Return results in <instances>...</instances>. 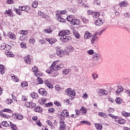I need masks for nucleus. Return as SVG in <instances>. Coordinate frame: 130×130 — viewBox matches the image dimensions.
I'll list each match as a JSON object with an SVG mask.
<instances>
[{
    "instance_id": "nucleus-14",
    "label": "nucleus",
    "mask_w": 130,
    "mask_h": 130,
    "mask_svg": "<svg viewBox=\"0 0 130 130\" xmlns=\"http://www.w3.org/2000/svg\"><path fill=\"white\" fill-rule=\"evenodd\" d=\"M92 34L89 32V31H85L84 36V38H85V39H90V38H91V37H92Z\"/></svg>"
},
{
    "instance_id": "nucleus-3",
    "label": "nucleus",
    "mask_w": 130,
    "mask_h": 130,
    "mask_svg": "<svg viewBox=\"0 0 130 130\" xmlns=\"http://www.w3.org/2000/svg\"><path fill=\"white\" fill-rule=\"evenodd\" d=\"M62 42H69L70 40H72V37L70 36H62L60 38Z\"/></svg>"
},
{
    "instance_id": "nucleus-27",
    "label": "nucleus",
    "mask_w": 130,
    "mask_h": 130,
    "mask_svg": "<svg viewBox=\"0 0 130 130\" xmlns=\"http://www.w3.org/2000/svg\"><path fill=\"white\" fill-rule=\"evenodd\" d=\"M75 19V17L73 15H70L67 17V20L68 22L72 23L73 20Z\"/></svg>"
},
{
    "instance_id": "nucleus-25",
    "label": "nucleus",
    "mask_w": 130,
    "mask_h": 130,
    "mask_svg": "<svg viewBox=\"0 0 130 130\" xmlns=\"http://www.w3.org/2000/svg\"><path fill=\"white\" fill-rule=\"evenodd\" d=\"M46 41H48V42H49V43L50 44H53V43H54V42H55V41H56V39L54 40L52 38H47L46 39Z\"/></svg>"
},
{
    "instance_id": "nucleus-24",
    "label": "nucleus",
    "mask_w": 130,
    "mask_h": 130,
    "mask_svg": "<svg viewBox=\"0 0 130 130\" xmlns=\"http://www.w3.org/2000/svg\"><path fill=\"white\" fill-rule=\"evenodd\" d=\"M5 54L7 55V56H10V57H14L15 55L13 54V52H12L11 51H4Z\"/></svg>"
},
{
    "instance_id": "nucleus-15",
    "label": "nucleus",
    "mask_w": 130,
    "mask_h": 130,
    "mask_svg": "<svg viewBox=\"0 0 130 130\" xmlns=\"http://www.w3.org/2000/svg\"><path fill=\"white\" fill-rule=\"evenodd\" d=\"M123 91V88L121 86H118V89L116 91V94L118 96L120 95V93Z\"/></svg>"
},
{
    "instance_id": "nucleus-4",
    "label": "nucleus",
    "mask_w": 130,
    "mask_h": 130,
    "mask_svg": "<svg viewBox=\"0 0 130 130\" xmlns=\"http://www.w3.org/2000/svg\"><path fill=\"white\" fill-rule=\"evenodd\" d=\"M24 60L25 63H27V64H31V62H32V58H31V56L30 55H28L27 56H24Z\"/></svg>"
},
{
    "instance_id": "nucleus-20",
    "label": "nucleus",
    "mask_w": 130,
    "mask_h": 130,
    "mask_svg": "<svg viewBox=\"0 0 130 130\" xmlns=\"http://www.w3.org/2000/svg\"><path fill=\"white\" fill-rule=\"evenodd\" d=\"M97 35H98V33H96L94 34V35H93L91 39V43H92V44H94L95 41H96V40H97Z\"/></svg>"
},
{
    "instance_id": "nucleus-8",
    "label": "nucleus",
    "mask_w": 130,
    "mask_h": 130,
    "mask_svg": "<svg viewBox=\"0 0 130 130\" xmlns=\"http://www.w3.org/2000/svg\"><path fill=\"white\" fill-rule=\"evenodd\" d=\"M12 117L14 119H18L19 120H22L23 119V115L19 114H13L12 115Z\"/></svg>"
},
{
    "instance_id": "nucleus-31",
    "label": "nucleus",
    "mask_w": 130,
    "mask_h": 130,
    "mask_svg": "<svg viewBox=\"0 0 130 130\" xmlns=\"http://www.w3.org/2000/svg\"><path fill=\"white\" fill-rule=\"evenodd\" d=\"M11 77H12V79L14 80V81L16 82V83L19 82V78L18 77V76H15L14 74H12Z\"/></svg>"
},
{
    "instance_id": "nucleus-21",
    "label": "nucleus",
    "mask_w": 130,
    "mask_h": 130,
    "mask_svg": "<svg viewBox=\"0 0 130 130\" xmlns=\"http://www.w3.org/2000/svg\"><path fill=\"white\" fill-rule=\"evenodd\" d=\"M8 37H9L10 39H12V40H15V39H16V35L12 32H8Z\"/></svg>"
},
{
    "instance_id": "nucleus-33",
    "label": "nucleus",
    "mask_w": 130,
    "mask_h": 130,
    "mask_svg": "<svg viewBox=\"0 0 130 130\" xmlns=\"http://www.w3.org/2000/svg\"><path fill=\"white\" fill-rule=\"evenodd\" d=\"M28 82L27 81H22L21 82V86L22 88H25V87H27Z\"/></svg>"
},
{
    "instance_id": "nucleus-28",
    "label": "nucleus",
    "mask_w": 130,
    "mask_h": 130,
    "mask_svg": "<svg viewBox=\"0 0 130 130\" xmlns=\"http://www.w3.org/2000/svg\"><path fill=\"white\" fill-rule=\"evenodd\" d=\"M61 114L64 117H69L70 116V115H69V112H68V110H63Z\"/></svg>"
},
{
    "instance_id": "nucleus-30",
    "label": "nucleus",
    "mask_w": 130,
    "mask_h": 130,
    "mask_svg": "<svg viewBox=\"0 0 130 130\" xmlns=\"http://www.w3.org/2000/svg\"><path fill=\"white\" fill-rule=\"evenodd\" d=\"M121 114L122 116H124V117H129L130 116V113H127L125 111L121 112Z\"/></svg>"
},
{
    "instance_id": "nucleus-40",
    "label": "nucleus",
    "mask_w": 130,
    "mask_h": 130,
    "mask_svg": "<svg viewBox=\"0 0 130 130\" xmlns=\"http://www.w3.org/2000/svg\"><path fill=\"white\" fill-rule=\"evenodd\" d=\"M71 91H72V88H68L65 90L66 95H68V96H71Z\"/></svg>"
},
{
    "instance_id": "nucleus-18",
    "label": "nucleus",
    "mask_w": 130,
    "mask_h": 130,
    "mask_svg": "<svg viewBox=\"0 0 130 130\" xmlns=\"http://www.w3.org/2000/svg\"><path fill=\"white\" fill-rule=\"evenodd\" d=\"M66 123L64 122H60V126L59 127V130H64L66 128Z\"/></svg>"
},
{
    "instance_id": "nucleus-26",
    "label": "nucleus",
    "mask_w": 130,
    "mask_h": 130,
    "mask_svg": "<svg viewBox=\"0 0 130 130\" xmlns=\"http://www.w3.org/2000/svg\"><path fill=\"white\" fill-rule=\"evenodd\" d=\"M46 123L52 128H55V126L53 125L52 122H51L50 120H47Z\"/></svg>"
},
{
    "instance_id": "nucleus-5",
    "label": "nucleus",
    "mask_w": 130,
    "mask_h": 130,
    "mask_svg": "<svg viewBox=\"0 0 130 130\" xmlns=\"http://www.w3.org/2000/svg\"><path fill=\"white\" fill-rule=\"evenodd\" d=\"M70 33H71V31L66 29V30H62V31H60L58 34L59 36H67V35H69Z\"/></svg>"
},
{
    "instance_id": "nucleus-2",
    "label": "nucleus",
    "mask_w": 130,
    "mask_h": 130,
    "mask_svg": "<svg viewBox=\"0 0 130 130\" xmlns=\"http://www.w3.org/2000/svg\"><path fill=\"white\" fill-rule=\"evenodd\" d=\"M115 122L116 123H118V124L121 125V124H124V123L126 122V121L125 120V119L117 116V117L115 120Z\"/></svg>"
},
{
    "instance_id": "nucleus-47",
    "label": "nucleus",
    "mask_w": 130,
    "mask_h": 130,
    "mask_svg": "<svg viewBox=\"0 0 130 130\" xmlns=\"http://www.w3.org/2000/svg\"><path fill=\"white\" fill-rule=\"evenodd\" d=\"M20 32L22 35H27L28 34V30H21Z\"/></svg>"
},
{
    "instance_id": "nucleus-55",
    "label": "nucleus",
    "mask_w": 130,
    "mask_h": 130,
    "mask_svg": "<svg viewBox=\"0 0 130 130\" xmlns=\"http://www.w3.org/2000/svg\"><path fill=\"white\" fill-rule=\"evenodd\" d=\"M59 116L60 117V122H64L63 120L65 119L64 116L61 114Z\"/></svg>"
},
{
    "instance_id": "nucleus-42",
    "label": "nucleus",
    "mask_w": 130,
    "mask_h": 130,
    "mask_svg": "<svg viewBox=\"0 0 130 130\" xmlns=\"http://www.w3.org/2000/svg\"><path fill=\"white\" fill-rule=\"evenodd\" d=\"M2 124L3 126H5V127H9V126H10V124H9L7 121H4L2 122Z\"/></svg>"
},
{
    "instance_id": "nucleus-38",
    "label": "nucleus",
    "mask_w": 130,
    "mask_h": 130,
    "mask_svg": "<svg viewBox=\"0 0 130 130\" xmlns=\"http://www.w3.org/2000/svg\"><path fill=\"white\" fill-rule=\"evenodd\" d=\"M93 18H98L100 16V13L99 12H94L91 13Z\"/></svg>"
},
{
    "instance_id": "nucleus-11",
    "label": "nucleus",
    "mask_w": 130,
    "mask_h": 130,
    "mask_svg": "<svg viewBox=\"0 0 130 130\" xmlns=\"http://www.w3.org/2000/svg\"><path fill=\"white\" fill-rule=\"evenodd\" d=\"M92 60H94V61H98L100 58V56L99 55V54L95 53L92 55Z\"/></svg>"
},
{
    "instance_id": "nucleus-13",
    "label": "nucleus",
    "mask_w": 130,
    "mask_h": 130,
    "mask_svg": "<svg viewBox=\"0 0 130 130\" xmlns=\"http://www.w3.org/2000/svg\"><path fill=\"white\" fill-rule=\"evenodd\" d=\"M128 5V3L126 1H124L119 3L120 8H125V7H127Z\"/></svg>"
},
{
    "instance_id": "nucleus-17",
    "label": "nucleus",
    "mask_w": 130,
    "mask_h": 130,
    "mask_svg": "<svg viewBox=\"0 0 130 130\" xmlns=\"http://www.w3.org/2000/svg\"><path fill=\"white\" fill-rule=\"evenodd\" d=\"M73 35L77 38V39H80V37H81V36L80 35V34H79V32H78L77 30L73 29Z\"/></svg>"
},
{
    "instance_id": "nucleus-53",
    "label": "nucleus",
    "mask_w": 130,
    "mask_h": 130,
    "mask_svg": "<svg viewBox=\"0 0 130 130\" xmlns=\"http://www.w3.org/2000/svg\"><path fill=\"white\" fill-rule=\"evenodd\" d=\"M7 46V44L5 43H3L2 44L1 46V49L2 50H5V49L6 48V47Z\"/></svg>"
},
{
    "instance_id": "nucleus-39",
    "label": "nucleus",
    "mask_w": 130,
    "mask_h": 130,
    "mask_svg": "<svg viewBox=\"0 0 130 130\" xmlns=\"http://www.w3.org/2000/svg\"><path fill=\"white\" fill-rule=\"evenodd\" d=\"M27 38H28V37L26 36H21L19 38V40H20V41H26Z\"/></svg>"
},
{
    "instance_id": "nucleus-59",
    "label": "nucleus",
    "mask_w": 130,
    "mask_h": 130,
    "mask_svg": "<svg viewBox=\"0 0 130 130\" xmlns=\"http://www.w3.org/2000/svg\"><path fill=\"white\" fill-rule=\"evenodd\" d=\"M91 76L94 80H96V79H98V75H97L96 73L92 74Z\"/></svg>"
},
{
    "instance_id": "nucleus-29",
    "label": "nucleus",
    "mask_w": 130,
    "mask_h": 130,
    "mask_svg": "<svg viewBox=\"0 0 130 130\" xmlns=\"http://www.w3.org/2000/svg\"><path fill=\"white\" fill-rule=\"evenodd\" d=\"M0 115L1 116H2V117H3V118H7V119L11 118V116H10L9 115L5 114L3 112H0Z\"/></svg>"
},
{
    "instance_id": "nucleus-52",
    "label": "nucleus",
    "mask_w": 130,
    "mask_h": 130,
    "mask_svg": "<svg viewBox=\"0 0 130 130\" xmlns=\"http://www.w3.org/2000/svg\"><path fill=\"white\" fill-rule=\"evenodd\" d=\"M39 15H40V16H42V18H44V19L48 17L47 14H43L41 12H40V13L39 12Z\"/></svg>"
},
{
    "instance_id": "nucleus-64",
    "label": "nucleus",
    "mask_w": 130,
    "mask_h": 130,
    "mask_svg": "<svg viewBox=\"0 0 130 130\" xmlns=\"http://www.w3.org/2000/svg\"><path fill=\"white\" fill-rule=\"evenodd\" d=\"M6 103L9 105L12 104V103H13V100L11 99H8L6 100Z\"/></svg>"
},
{
    "instance_id": "nucleus-49",
    "label": "nucleus",
    "mask_w": 130,
    "mask_h": 130,
    "mask_svg": "<svg viewBox=\"0 0 130 130\" xmlns=\"http://www.w3.org/2000/svg\"><path fill=\"white\" fill-rule=\"evenodd\" d=\"M53 105V103L52 102H49L46 104H45V107H50Z\"/></svg>"
},
{
    "instance_id": "nucleus-22",
    "label": "nucleus",
    "mask_w": 130,
    "mask_h": 130,
    "mask_svg": "<svg viewBox=\"0 0 130 130\" xmlns=\"http://www.w3.org/2000/svg\"><path fill=\"white\" fill-rule=\"evenodd\" d=\"M34 111L35 112H38L39 113H42V108L41 107H36L34 108Z\"/></svg>"
},
{
    "instance_id": "nucleus-23",
    "label": "nucleus",
    "mask_w": 130,
    "mask_h": 130,
    "mask_svg": "<svg viewBox=\"0 0 130 130\" xmlns=\"http://www.w3.org/2000/svg\"><path fill=\"white\" fill-rule=\"evenodd\" d=\"M30 96L32 99H37L39 95H38V94L35 92H32L30 93Z\"/></svg>"
},
{
    "instance_id": "nucleus-36",
    "label": "nucleus",
    "mask_w": 130,
    "mask_h": 130,
    "mask_svg": "<svg viewBox=\"0 0 130 130\" xmlns=\"http://www.w3.org/2000/svg\"><path fill=\"white\" fill-rule=\"evenodd\" d=\"M46 100H47L46 99L44 98H42L41 100H39V104H41L42 105H43V104H44V103L46 102Z\"/></svg>"
},
{
    "instance_id": "nucleus-10",
    "label": "nucleus",
    "mask_w": 130,
    "mask_h": 130,
    "mask_svg": "<svg viewBox=\"0 0 130 130\" xmlns=\"http://www.w3.org/2000/svg\"><path fill=\"white\" fill-rule=\"evenodd\" d=\"M103 23H104V20H102V19L100 18H99L95 21V25H96V26H102V25H103Z\"/></svg>"
},
{
    "instance_id": "nucleus-60",
    "label": "nucleus",
    "mask_w": 130,
    "mask_h": 130,
    "mask_svg": "<svg viewBox=\"0 0 130 130\" xmlns=\"http://www.w3.org/2000/svg\"><path fill=\"white\" fill-rule=\"evenodd\" d=\"M26 46H27L26 43L22 42L20 43V47H21V48H25Z\"/></svg>"
},
{
    "instance_id": "nucleus-9",
    "label": "nucleus",
    "mask_w": 130,
    "mask_h": 130,
    "mask_svg": "<svg viewBox=\"0 0 130 130\" xmlns=\"http://www.w3.org/2000/svg\"><path fill=\"white\" fill-rule=\"evenodd\" d=\"M98 95L99 96H103L107 95V91H106L104 89H99L98 92Z\"/></svg>"
},
{
    "instance_id": "nucleus-57",
    "label": "nucleus",
    "mask_w": 130,
    "mask_h": 130,
    "mask_svg": "<svg viewBox=\"0 0 130 130\" xmlns=\"http://www.w3.org/2000/svg\"><path fill=\"white\" fill-rule=\"evenodd\" d=\"M75 111L76 112V116H80V113H81V111L79 109H75Z\"/></svg>"
},
{
    "instance_id": "nucleus-61",
    "label": "nucleus",
    "mask_w": 130,
    "mask_h": 130,
    "mask_svg": "<svg viewBox=\"0 0 130 130\" xmlns=\"http://www.w3.org/2000/svg\"><path fill=\"white\" fill-rule=\"evenodd\" d=\"M55 112V110L53 108H51L48 109L49 113H54Z\"/></svg>"
},
{
    "instance_id": "nucleus-41",
    "label": "nucleus",
    "mask_w": 130,
    "mask_h": 130,
    "mask_svg": "<svg viewBox=\"0 0 130 130\" xmlns=\"http://www.w3.org/2000/svg\"><path fill=\"white\" fill-rule=\"evenodd\" d=\"M33 72L35 73V75L37 76V77H38V74H37L36 73L38 72V68L36 67H34L32 69Z\"/></svg>"
},
{
    "instance_id": "nucleus-48",
    "label": "nucleus",
    "mask_w": 130,
    "mask_h": 130,
    "mask_svg": "<svg viewBox=\"0 0 130 130\" xmlns=\"http://www.w3.org/2000/svg\"><path fill=\"white\" fill-rule=\"evenodd\" d=\"M29 42L30 44L34 45V44L36 42V40L34 38H31L29 40Z\"/></svg>"
},
{
    "instance_id": "nucleus-12",
    "label": "nucleus",
    "mask_w": 130,
    "mask_h": 130,
    "mask_svg": "<svg viewBox=\"0 0 130 130\" xmlns=\"http://www.w3.org/2000/svg\"><path fill=\"white\" fill-rule=\"evenodd\" d=\"M38 92L39 93V94H40V95H42V96H43L44 97H45V96H46L47 94V92L45 91V89H44V88H40L38 90Z\"/></svg>"
},
{
    "instance_id": "nucleus-35",
    "label": "nucleus",
    "mask_w": 130,
    "mask_h": 130,
    "mask_svg": "<svg viewBox=\"0 0 130 130\" xmlns=\"http://www.w3.org/2000/svg\"><path fill=\"white\" fill-rule=\"evenodd\" d=\"M10 127L13 129V130H17L18 129V127H17V126L12 123L11 122H10Z\"/></svg>"
},
{
    "instance_id": "nucleus-46",
    "label": "nucleus",
    "mask_w": 130,
    "mask_h": 130,
    "mask_svg": "<svg viewBox=\"0 0 130 130\" xmlns=\"http://www.w3.org/2000/svg\"><path fill=\"white\" fill-rule=\"evenodd\" d=\"M11 48H12V47H11V46H10L9 45H7L5 47V49H4V52L9 51L10 50H11Z\"/></svg>"
},
{
    "instance_id": "nucleus-58",
    "label": "nucleus",
    "mask_w": 130,
    "mask_h": 130,
    "mask_svg": "<svg viewBox=\"0 0 130 130\" xmlns=\"http://www.w3.org/2000/svg\"><path fill=\"white\" fill-rule=\"evenodd\" d=\"M24 106L27 108H30V106H31V103L30 102H26L24 104Z\"/></svg>"
},
{
    "instance_id": "nucleus-34",
    "label": "nucleus",
    "mask_w": 130,
    "mask_h": 130,
    "mask_svg": "<svg viewBox=\"0 0 130 130\" xmlns=\"http://www.w3.org/2000/svg\"><path fill=\"white\" fill-rule=\"evenodd\" d=\"M80 111L82 112L83 114H86L87 112V109L85 108L84 106H82L81 108L80 109Z\"/></svg>"
},
{
    "instance_id": "nucleus-6",
    "label": "nucleus",
    "mask_w": 130,
    "mask_h": 130,
    "mask_svg": "<svg viewBox=\"0 0 130 130\" xmlns=\"http://www.w3.org/2000/svg\"><path fill=\"white\" fill-rule=\"evenodd\" d=\"M19 9H20V11H24L26 13H29V11H30V6H19Z\"/></svg>"
},
{
    "instance_id": "nucleus-45",
    "label": "nucleus",
    "mask_w": 130,
    "mask_h": 130,
    "mask_svg": "<svg viewBox=\"0 0 130 130\" xmlns=\"http://www.w3.org/2000/svg\"><path fill=\"white\" fill-rule=\"evenodd\" d=\"M31 6L32 7V8H35L37 7H38V2L36 1H34L31 4Z\"/></svg>"
},
{
    "instance_id": "nucleus-56",
    "label": "nucleus",
    "mask_w": 130,
    "mask_h": 130,
    "mask_svg": "<svg viewBox=\"0 0 130 130\" xmlns=\"http://www.w3.org/2000/svg\"><path fill=\"white\" fill-rule=\"evenodd\" d=\"M45 84L48 87H50V85H51L50 81H49V80H45Z\"/></svg>"
},
{
    "instance_id": "nucleus-44",
    "label": "nucleus",
    "mask_w": 130,
    "mask_h": 130,
    "mask_svg": "<svg viewBox=\"0 0 130 130\" xmlns=\"http://www.w3.org/2000/svg\"><path fill=\"white\" fill-rule=\"evenodd\" d=\"M95 127L97 128L98 130H101L102 129V125L96 123L94 124Z\"/></svg>"
},
{
    "instance_id": "nucleus-1",
    "label": "nucleus",
    "mask_w": 130,
    "mask_h": 130,
    "mask_svg": "<svg viewBox=\"0 0 130 130\" xmlns=\"http://www.w3.org/2000/svg\"><path fill=\"white\" fill-rule=\"evenodd\" d=\"M63 67L62 62H59L58 60H56L52 63L50 68L53 69L54 71H59V70L63 69Z\"/></svg>"
},
{
    "instance_id": "nucleus-43",
    "label": "nucleus",
    "mask_w": 130,
    "mask_h": 130,
    "mask_svg": "<svg viewBox=\"0 0 130 130\" xmlns=\"http://www.w3.org/2000/svg\"><path fill=\"white\" fill-rule=\"evenodd\" d=\"M53 71H54V69H52V68H51L50 66V68H48L46 70V73H47L48 74H52L53 73Z\"/></svg>"
},
{
    "instance_id": "nucleus-37",
    "label": "nucleus",
    "mask_w": 130,
    "mask_h": 130,
    "mask_svg": "<svg viewBox=\"0 0 130 130\" xmlns=\"http://www.w3.org/2000/svg\"><path fill=\"white\" fill-rule=\"evenodd\" d=\"M14 11H15V13L17 14V15H19V16H21L22 12L21 11V9L20 8L19 9L15 8L14 9Z\"/></svg>"
},
{
    "instance_id": "nucleus-62",
    "label": "nucleus",
    "mask_w": 130,
    "mask_h": 130,
    "mask_svg": "<svg viewBox=\"0 0 130 130\" xmlns=\"http://www.w3.org/2000/svg\"><path fill=\"white\" fill-rule=\"evenodd\" d=\"M44 32L45 33H47L48 34H49L50 33H51V32H52V30H51V28H48V29H45Z\"/></svg>"
},
{
    "instance_id": "nucleus-54",
    "label": "nucleus",
    "mask_w": 130,
    "mask_h": 130,
    "mask_svg": "<svg viewBox=\"0 0 130 130\" xmlns=\"http://www.w3.org/2000/svg\"><path fill=\"white\" fill-rule=\"evenodd\" d=\"M80 123L88 124V125H91V123L88 121L83 120L80 122Z\"/></svg>"
},
{
    "instance_id": "nucleus-63",
    "label": "nucleus",
    "mask_w": 130,
    "mask_h": 130,
    "mask_svg": "<svg viewBox=\"0 0 130 130\" xmlns=\"http://www.w3.org/2000/svg\"><path fill=\"white\" fill-rule=\"evenodd\" d=\"M94 6H100L101 2L99 1V0H97L94 2Z\"/></svg>"
},
{
    "instance_id": "nucleus-7",
    "label": "nucleus",
    "mask_w": 130,
    "mask_h": 130,
    "mask_svg": "<svg viewBox=\"0 0 130 130\" xmlns=\"http://www.w3.org/2000/svg\"><path fill=\"white\" fill-rule=\"evenodd\" d=\"M56 54L59 57H63L64 56V51L59 48L56 50Z\"/></svg>"
},
{
    "instance_id": "nucleus-32",
    "label": "nucleus",
    "mask_w": 130,
    "mask_h": 130,
    "mask_svg": "<svg viewBox=\"0 0 130 130\" xmlns=\"http://www.w3.org/2000/svg\"><path fill=\"white\" fill-rule=\"evenodd\" d=\"M99 116H101V117H103L104 118H107V115L102 112H100L99 113Z\"/></svg>"
},
{
    "instance_id": "nucleus-51",
    "label": "nucleus",
    "mask_w": 130,
    "mask_h": 130,
    "mask_svg": "<svg viewBox=\"0 0 130 130\" xmlns=\"http://www.w3.org/2000/svg\"><path fill=\"white\" fill-rule=\"evenodd\" d=\"M3 112H8L9 113H11L12 112V110L8 108H5L2 110Z\"/></svg>"
},
{
    "instance_id": "nucleus-19",
    "label": "nucleus",
    "mask_w": 130,
    "mask_h": 130,
    "mask_svg": "<svg viewBox=\"0 0 130 130\" xmlns=\"http://www.w3.org/2000/svg\"><path fill=\"white\" fill-rule=\"evenodd\" d=\"M4 14L8 15L9 17H13V10L12 9H9L8 10H6Z\"/></svg>"
},
{
    "instance_id": "nucleus-50",
    "label": "nucleus",
    "mask_w": 130,
    "mask_h": 130,
    "mask_svg": "<svg viewBox=\"0 0 130 130\" xmlns=\"http://www.w3.org/2000/svg\"><path fill=\"white\" fill-rule=\"evenodd\" d=\"M115 102L117 103L118 104H121L122 102L120 98H118L116 99Z\"/></svg>"
},
{
    "instance_id": "nucleus-16",
    "label": "nucleus",
    "mask_w": 130,
    "mask_h": 130,
    "mask_svg": "<svg viewBox=\"0 0 130 130\" xmlns=\"http://www.w3.org/2000/svg\"><path fill=\"white\" fill-rule=\"evenodd\" d=\"M80 23L81 21H80V20L74 18V19L72 21V23H71V24H72V25H73V26H75V25H80Z\"/></svg>"
}]
</instances>
